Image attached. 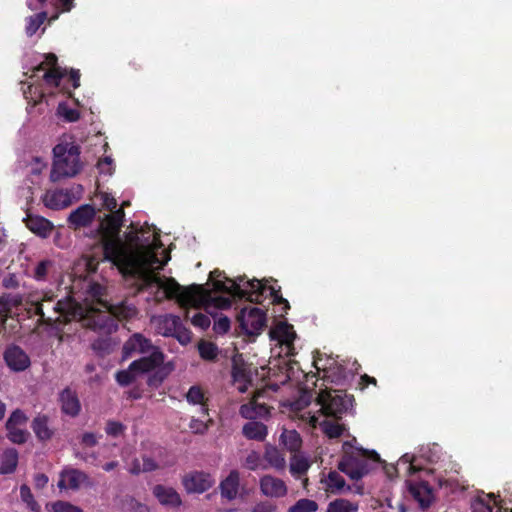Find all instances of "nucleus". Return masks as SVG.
Returning a JSON list of instances; mask_svg holds the SVG:
<instances>
[{"label": "nucleus", "instance_id": "f257e3e1", "mask_svg": "<svg viewBox=\"0 0 512 512\" xmlns=\"http://www.w3.org/2000/svg\"><path fill=\"white\" fill-rule=\"evenodd\" d=\"M124 217V210L119 208L105 215L100 223L104 258L118 266L125 277L135 279L139 283V291L151 290L159 280V275L151 269L158 258L153 251L147 259L126 247L119 237Z\"/></svg>", "mask_w": 512, "mask_h": 512}, {"label": "nucleus", "instance_id": "f03ea898", "mask_svg": "<svg viewBox=\"0 0 512 512\" xmlns=\"http://www.w3.org/2000/svg\"><path fill=\"white\" fill-rule=\"evenodd\" d=\"M75 305L72 298L59 299L51 290L34 291L25 297V311L30 318L38 317V326L56 327L67 323L74 315Z\"/></svg>", "mask_w": 512, "mask_h": 512}, {"label": "nucleus", "instance_id": "7ed1b4c3", "mask_svg": "<svg viewBox=\"0 0 512 512\" xmlns=\"http://www.w3.org/2000/svg\"><path fill=\"white\" fill-rule=\"evenodd\" d=\"M153 288H156L155 298L157 301L176 299L183 307L191 305L199 309L213 305L217 308L226 309L231 305V301L226 297H213L211 291L202 284H191L183 287L174 278H163L159 275V280Z\"/></svg>", "mask_w": 512, "mask_h": 512}, {"label": "nucleus", "instance_id": "20e7f679", "mask_svg": "<svg viewBox=\"0 0 512 512\" xmlns=\"http://www.w3.org/2000/svg\"><path fill=\"white\" fill-rule=\"evenodd\" d=\"M50 180L58 182L72 178L81 172L83 162L80 159L81 147L73 141H63L54 146Z\"/></svg>", "mask_w": 512, "mask_h": 512}, {"label": "nucleus", "instance_id": "39448f33", "mask_svg": "<svg viewBox=\"0 0 512 512\" xmlns=\"http://www.w3.org/2000/svg\"><path fill=\"white\" fill-rule=\"evenodd\" d=\"M379 454L372 450L355 448L349 441L343 444V455L338 463L339 471L346 474L351 480H360L380 463Z\"/></svg>", "mask_w": 512, "mask_h": 512}, {"label": "nucleus", "instance_id": "423d86ee", "mask_svg": "<svg viewBox=\"0 0 512 512\" xmlns=\"http://www.w3.org/2000/svg\"><path fill=\"white\" fill-rule=\"evenodd\" d=\"M246 276H239L235 280L227 279L231 285L227 286L222 280H213L214 290L217 292L229 293L239 299H246L249 302L261 301L265 287L257 279L247 280Z\"/></svg>", "mask_w": 512, "mask_h": 512}, {"label": "nucleus", "instance_id": "0eeeda50", "mask_svg": "<svg viewBox=\"0 0 512 512\" xmlns=\"http://www.w3.org/2000/svg\"><path fill=\"white\" fill-rule=\"evenodd\" d=\"M353 401V395H348L344 389L322 390L317 397L323 414L336 419L352 407Z\"/></svg>", "mask_w": 512, "mask_h": 512}, {"label": "nucleus", "instance_id": "6e6552de", "mask_svg": "<svg viewBox=\"0 0 512 512\" xmlns=\"http://www.w3.org/2000/svg\"><path fill=\"white\" fill-rule=\"evenodd\" d=\"M58 58L54 53H48L45 55V60L40 63L35 71H44L43 79L45 83L50 86L59 89L64 94L71 96V91L67 90L66 87H62L61 83L67 76V69L58 66Z\"/></svg>", "mask_w": 512, "mask_h": 512}, {"label": "nucleus", "instance_id": "1a4fd4ad", "mask_svg": "<svg viewBox=\"0 0 512 512\" xmlns=\"http://www.w3.org/2000/svg\"><path fill=\"white\" fill-rule=\"evenodd\" d=\"M237 322L244 334L259 335L266 326V313L257 307H244L237 315Z\"/></svg>", "mask_w": 512, "mask_h": 512}, {"label": "nucleus", "instance_id": "9d476101", "mask_svg": "<svg viewBox=\"0 0 512 512\" xmlns=\"http://www.w3.org/2000/svg\"><path fill=\"white\" fill-rule=\"evenodd\" d=\"M3 360L13 372H23L31 366L29 355L18 345L11 344L3 353Z\"/></svg>", "mask_w": 512, "mask_h": 512}, {"label": "nucleus", "instance_id": "9b49d317", "mask_svg": "<svg viewBox=\"0 0 512 512\" xmlns=\"http://www.w3.org/2000/svg\"><path fill=\"white\" fill-rule=\"evenodd\" d=\"M182 484L188 493H204L214 484V477L204 471H194L184 476Z\"/></svg>", "mask_w": 512, "mask_h": 512}, {"label": "nucleus", "instance_id": "f8f14e48", "mask_svg": "<svg viewBox=\"0 0 512 512\" xmlns=\"http://www.w3.org/2000/svg\"><path fill=\"white\" fill-rule=\"evenodd\" d=\"M58 403L61 413L70 418H76L80 415L82 405L78 394L70 387H65L58 394Z\"/></svg>", "mask_w": 512, "mask_h": 512}, {"label": "nucleus", "instance_id": "ddd939ff", "mask_svg": "<svg viewBox=\"0 0 512 512\" xmlns=\"http://www.w3.org/2000/svg\"><path fill=\"white\" fill-rule=\"evenodd\" d=\"M82 485H92L90 477L84 471L76 468H67L61 472L58 482L60 489L78 490Z\"/></svg>", "mask_w": 512, "mask_h": 512}, {"label": "nucleus", "instance_id": "4468645a", "mask_svg": "<svg viewBox=\"0 0 512 512\" xmlns=\"http://www.w3.org/2000/svg\"><path fill=\"white\" fill-rule=\"evenodd\" d=\"M154 346L149 338H146L141 333L132 334L124 343L122 348V355L124 359L131 358L134 354H148Z\"/></svg>", "mask_w": 512, "mask_h": 512}, {"label": "nucleus", "instance_id": "2eb2a0df", "mask_svg": "<svg viewBox=\"0 0 512 512\" xmlns=\"http://www.w3.org/2000/svg\"><path fill=\"white\" fill-rule=\"evenodd\" d=\"M148 354L131 362V369H136L138 375L152 372L164 363L165 355L160 348H155Z\"/></svg>", "mask_w": 512, "mask_h": 512}, {"label": "nucleus", "instance_id": "dca6fc26", "mask_svg": "<svg viewBox=\"0 0 512 512\" xmlns=\"http://www.w3.org/2000/svg\"><path fill=\"white\" fill-rule=\"evenodd\" d=\"M319 360L320 359L314 357L313 365L318 371H324V378L328 382L340 386H344L348 382L350 373L342 364H339L337 361L333 360L329 367L321 368L319 366Z\"/></svg>", "mask_w": 512, "mask_h": 512}, {"label": "nucleus", "instance_id": "f3484780", "mask_svg": "<svg viewBox=\"0 0 512 512\" xmlns=\"http://www.w3.org/2000/svg\"><path fill=\"white\" fill-rule=\"evenodd\" d=\"M260 491L264 496L282 498L287 495L288 488L285 482L272 475H264L259 480Z\"/></svg>", "mask_w": 512, "mask_h": 512}, {"label": "nucleus", "instance_id": "a211bd4d", "mask_svg": "<svg viewBox=\"0 0 512 512\" xmlns=\"http://www.w3.org/2000/svg\"><path fill=\"white\" fill-rule=\"evenodd\" d=\"M36 438L41 442L51 440L55 435V429L50 425V417L47 414L38 413L30 425Z\"/></svg>", "mask_w": 512, "mask_h": 512}, {"label": "nucleus", "instance_id": "6ab92c4d", "mask_svg": "<svg viewBox=\"0 0 512 512\" xmlns=\"http://www.w3.org/2000/svg\"><path fill=\"white\" fill-rule=\"evenodd\" d=\"M152 493L163 506L177 508L182 504L179 493L173 487L157 484L153 487Z\"/></svg>", "mask_w": 512, "mask_h": 512}, {"label": "nucleus", "instance_id": "aec40b11", "mask_svg": "<svg viewBox=\"0 0 512 512\" xmlns=\"http://www.w3.org/2000/svg\"><path fill=\"white\" fill-rule=\"evenodd\" d=\"M240 486V473L233 469L219 484L222 499L233 501L237 498Z\"/></svg>", "mask_w": 512, "mask_h": 512}, {"label": "nucleus", "instance_id": "412c9836", "mask_svg": "<svg viewBox=\"0 0 512 512\" xmlns=\"http://www.w3.org/2000/svg\"><path fill=\"white\" fill-rule=\"evenodd\" d=\"M44 205L53 210H60L72 204V197L68 190H48L43 196Z\"/></svg>", "mask_w": 512, "mask_h": 512}, {"label": "nucleus", "instance_id": "4be33fe9", "mask_svg": "<svg viewBox=\"0 0 512 512\" xmlns=\"http://www.w3.org/2000/svg\"><path fill=\"white\" fill-rule=\"evenodd\" d=\"M23 221L32 233L42 238H47L54 229L53 223L42 216L27 214Z\"/></svg>", "mask_w": 512, "mask_h": 512}, {"label": "nucleus", "instance_id": "5701e85b", "mask_svg": "<svg viewBox=\"0 0 512 512\" xmlns=\"http://www.w3.org/2000/svg\"><path fill=\"white\" fill-rule=\"evenodd\" d=\"M95 214L92 205L84 204L70 213L68 222L75 227H86L93 221Z\"/></svg>", "mask_w": 512, "mask_h": 512}, {"label": "nucleus", "instance_id": "b1692460", "mask_svg": "<svg viewBox=\"0 0 512 512\" xmlns=\"http://www.w3.org/2000/svg\"><path fill=\"white\" fill-rule=\"evenodd\" d=\"M239 414L249 420L267 418L270 414V408L265 403H258L257 400L253 398L249 403L240 406Z\"/></svg>", "mask_w": 512, "mask_h": 512}, {"label": "nucleus", "instance_id": "393cba45", "mask_svg": "<svg viewBox=\"0 0 512 512\" xmlns=\"http://www.w3.org/2000/svg\"><path fill=\"white\" fill-rule=\"evenodd\" d=\"M409 492L422 509L429 508L433 502L432 489L427 482H419L409 487Z\"/></svg>", "mask_w": 512, "mask_h": 512}, {"label": "nucleus", "instance_id": "a878e982", "mask_svg": "<svg viewBox=\"0 0 512 512\" xmlns=\"http://www.w3.org/2000/svg\"><path fill=\"white\" fill-rule=\"evenodd\" d=\"M86 326L94 331L111 333L117 329L114 319L106 313H96L93 317L86 319Z\"/></svg>", "mask_w": 512, "mask_h": 512}, {"label": "nucleus", "instance_id": "bb28decb", "mask_svg": "<svg viewBox=\"0 0 512 512\" xmlns=\"http://www.w3.org/2000/svg\"><path fill=\"white\" fill-rule=\"evenodd\" d=\"M19 454L15 448H7L0 454V474L13 473L18 465Z\"/></svg>", "mask_w": 512, "mask_h": 512}, {"label": "nucleus", "instance_id": "cd10ccee", "mask_svg": "<svg viewBox=\"0 0 512 512\" xmlns=\"http://www.w3.org/2000/svg\"><path fill=\"white\" fill-rule=\"evenodd\" d=\"M270 337L283 344L290 345L296 338V334L292 325L287 322H280L270 330Z\"/></svg>", "mask_w": 512, "mask_h": 512}, {"label": "nucleus", "instance_id": "c85d7f7f", "mask_svg": "<svg viewBox=\"0 0 512 512\" xmlns=\"http://www.w3.org/2000/svg\"><path fill=\"white\" fill-rule=\"evenodd\" d=\"M242 433L247 439L263 441L268 434V430L265 424L257 421H250L244 424Z\"/></svg>", "mask_w": 512, "mask_h": 512}, {"label": "nucleus", "instance_id": "c756f323", "mask_svg": "<svg viewBox=\"0 0 512 512\" xmlns=\"http://www.w3.org/2000/svg\"><path fill=\"white\" fill-rule=\"evenodd\" d=\"M264 287L265 290L263 291V294L261 296V301L256 302L257 304H262L264 299L266 298L265 293L269 290V294L272 297V303L274 305H283V311L284 313H287V311L290 309V304L287 299L283 298L281 295V287L278 286L277 288L274 286H266L262 281H259Z\"/></svg>", "mask_w": 512, "mask_h": 512}, {"label": "nucleus", "instance_id": "7c9ffc66", "mask_svg": "<svg viewBox=\"0 0 512 512\" xmlns=\"http://www.w3.org/2000/svg\"><path fill=\"white\" fill-rule=\"evenodd\" d=\"M182 322L181 318L177 315L166 314L164 315L159 322L160 329H162V334L167 337H171L175 334V331L179 329V325Z\"/></svg>", "mask_w": 512, "mask_h": 512}, {"label": "nucleus", "instance_id": "2f4dec72", "mask_svg": "<svg viewBox=\"0 0 512 512\" xmlns=\"http://www.w3.org/2000/svg\"><path fill=\"white\" fill-rule=\"evenodd\" d=\"M135 241L136 244L141 246L142 248H152L157 247L158 243L160 242V235L153 231L150 233V231H145L144 229H141L136 235H135Z\"/></svg>", "mask_w": 512, "mask_h": 512}, {"label": "nucleus", "instance_id": "473e14b6", "mask_svg": "<svg viewBox=\"0 0 512 512\" xmlns=\"http://www.w3.org/2000/svg\"><path fill=\"white\" fill-rule=\"evenodd\" d=\"M186 399L191 404H199L201 406L202 413L208 415V405L201 387L197 385L191 386L186 394Z\"/></svg>", "mask_w": 512, "mask_h": 512}, {"label": "nucleus", "instance_id": "72a5a7b5", "mask_svg": "<svg viewBox=\"0 0 512 512\" xmlns=\"http://www.w3.org/2000/svg\"><path fill=\"white\" fill-rule=\"evenodd\" d=\"M358 508V503L345 498H337L328 504L326 512H357Z\"/></svg>", "mask_w": 512, "mask_h": 512}, {"label": "nucleus", "instance_id": "f704fd0d", "mask_svg": "<svg viewBox=\"0 0 512 512\" xmlns=\"http://www.w3.org/2000/svg\"><path fill=\"white\" fill-rule=\"evenodd\" d=\"M198 352L203 360L215 361L218 357L219 349L215 343L201 340L198 343Z\"/></svg>", "mask_w": 512, "mask_h": 512}, {"label": "nucleus", "instance_id": "c9c22d12", "mask_svg": "<svg viewBox=\"0 0 512 512\" xmlns=\"http://www.w3.org/2000/svg\"><path fill=\"white\" fill-rule=\"evenodd\" d=\"M111 312L119 320H129L137 315L138 310L134 305L123 302L119 305L113 306L111 308Z\"/></svg>", "mask_w": 512, "mask_h": 512}, {"label": "nucleus", "instance_id": "e433bc0d", "mask_svg": "<svg viewBox=\"0 0 512 512\" xmlns=\"http://www.w3.org/2000/svg\"><path fill=\"white\" fill-rule=\"evenodd\" d=\"M326 486L331 493H339L346 487V482L337 471H330L327 475Z\"/></svg>", "mask_w": 512, "mask_h": 512}, {"label": "nucleus", "instance_id": "4c0bfd02", "mask_svg": "<svg viewBox=\"0 0 512 512\" xmlns=\"http://www.w3.org/2000/svg\"><path fill=\"white\" fill-rule=\"evenodd\" d=\"M7 439L14 444H24L29 438V432L25 429L16 426H10L6 428Z\"/></svg>", "mask_w": 512, "mask_h": 512}, {"label": "nucleus", "instance_id": "58836bf2", "mask_svg": "<svg viewBox=\"0 0 512 512\" xmlns=\"http://www.w3.org/2000/svg\"><path fill=\"white\" fill-rule=\"evenodd\" d=\"M281 437L283 439L284 445L289 451L295 452L300 449L302 440L300 434L297 431H285Z\"/></svg>", "mask_w": 512, "mask_h": 512}, {"label": "nucleus", "instance_id": "ea45409f", "mask_svg": "<svg viewBox=\"0 0 512 512\" xmlns=\"http://www.w3.org/2000/svg\"><path fill=\"white\" fill-rule=\"evenodd\" d=\"M48 14L46 11H41L27 19L26 33L29 36L34 35L40 26L46 21Z\"/></svg>", "mask_w": 512, "mask_h": 512}, {"label": "nucleus", "instance_id": "a19ab883", "mask_svg": "<svg viewBox=\"0 0 512 512\" xmlns=\"http://www.w3.org/2000/svg\"><path fill=\"white\" fill-rule=\"evenodd\" d=\"M310 468V463L304 457H294L290 463V472L295 477L305 475Z\"/></svg>", "mask_w": 512, "mask_h": 512}, {"label": "nucleus", "instance_id": "79ce46f5", "mask_svg": "<svg viewBox=\"0 0 512 512\" xmlns=\"http://www.w3.org/2000/svg\"><path fill=\"white\" fill-rule=\"evenodd\" d=\"M317 510L318 504L316 501L302 498L290 506L287 512H316Z\"/></svg>", "mask_w": 512, "mask_h": 512}, {"label": "nucleus", "instance_id": "37998d69", "mask_svg": "<svg viewBox=\"0 0 512 512\" xmlns=\"http://www.w3.org/2000/svg\"><path fill=\"white\" fill-rule=\"evenodd\" d=\"M35 1L39 4V8H43L44 5L48 2V0ZM27 5L31 10L38 9V7L33 6L32 2H28ZM55 6L60 12H70L75 6V0H56Z\"/></svg>", "mask_w": 512, "mask_h": 512}, {"label": "nucleus", "instance_id": "c03bdc74", "mask_svg": "<svg viewBox=\"0 0 512 512\" xmlns=\"http://www.w3.org/2000/svg\"><path fill=\"white\" fill-rule=\"evenodd\" d=\"M20 496L24 503L27 504V506L30 508L33 512H40L41 507L40 505L35 501L34 496L31 492V489L26 484L21 485L20 487Z\"/></svg>", "mask_w": 512, "mask_h": 512}, {"label": "nucleus", "instance_id": "a18cd8bd", "mask_svg": "<svg viewBox=\"0 0 512 512\" xmlns=\"http://www.w3.org/2000/svg\"><path fill=\"white\" fill-rule=\"evenodd\" d=\"M137 375L136 369H131L130 364L128 369L118 371L115 378L120 386L126 387L135 381Z\"/></svg>", "mask_w": 512, "mask_h": 512}, {"label": "nucleus", "instance_id": "49530a36", "mask_svg": "<svg viewBox=\"0 0 512 512\" xmlns=\"http://www.w3.org/2000/svg\"><path fill=\"white\" fill-rule=\"evenodd\" d=\"M264 457L271 466L277 469H281L285 465V459L283 455L276 448L266 449Z\"/></svg>", "mask_w": 512, "mask_h": 512}, {"label": "nucleus", "instance_id": "de8ad7c7", "mask_svg": "<svg viewBox=\"0 0 512 512\" xmlns=\"http://www.w3.org/2000/svg\"><path fill=\"white\" fill-rule=\"evenodd\" d=\"M322 430L329 438H338L343 434L344 427L332 421H323Z\"/></svg>", "mask_w": 512, "mask_h": 512}, {"label": "nucleus", "instance_id": "09e8293b", "mask_svg": "<svg viewBox=\"0 0 512 512\" xmlns=\"http://www.w3.org/2000/svg\"><path fill=\"white\" fill-rule=\"evenodd\" d=\"M57 114L67 122H76L80 118L78 110L68 107L65 103H60L57 108Z\"/></svg>", "mask_w": 512, "mask_h": 512}, {"label": "nucleus", "instance_id": "8fccbe9b", "mask_svg": "<svg viewBox=\"0 0 512 512\" xmlns=\"http://www.w3.org/2000/svg\"><path fill=\"white\" fill-rule=\"evenodd\" d=\"M28 418L25 413L21 409L14 410L8 420L6 421L5 428H9L10 426H24L27 422Z\"/></svg>", "mask_w": 512, "mask_h": 512}, {"label": "nucleus", "instance_id": "3c124183", "mask_svg": "<svg viewBox=\"0 0 512 512\" xmlns=\"http://www.w3.org/2000/svg\"><path fill=\"white\" fill-rule=\"evenodd\" d=\"M91 347L101 356L107 355L112 351V344L109 338H98L93 341Z\"/></svg>", "mask_w": 512, "mask_h": 512}, {"label": "nucleus", "instance_id": "603ef678", "mask_svg": "<svg viewBox=\"0 0 512 512\" xmlns=\"http://www.w3.org/2000/svg\"><path fill=\"white\" fill-rule=\"evenodd\" d=\"M231 374L235 383H251L250 373L242 366L234 365Z\"/></svg>", "mask_w": 512, "mask_h": 512}, {"label": "nucleus", "instance_id": "864d4df0", "mask_svg": "<svg viewBox=\"0 0 512 512\" xmlns=\"http://www.w3.org/2000/svg\"><path fill=\"white\" fill-rule=\"evenodd\" d=\"M152 372L153 373L151 375H149V377H148L147 384L150 387L157 388L158 386H160L163 383L164 379L168 375V372H166L164 370V368H162V367H159Z\"/></svg>", "mask_w": 512, "mask_h": 512}, {"label": "nucleus", "instance_id": "5fc2aeb1", "mask_svg": "<svg viewBox=\"0 0 512 512\" xmlns=\"http://www.w3.org/2000/svg\"><path fill=\"white\" fill-rule=\"evenodd\" d=\"M53 512H83V510L67 501L58 500L51 504Z\"/></svg>", "mask_w": 512, "mask_h": 512}, {"label": "nucleus", "instance_id": "6e6d98bb", "mask_svg": "<svg viewBox=\"0 0 512 512\" xmlns=\"http://www.w3.org/2000/svg\"><path fill=\"white\" fill-rule=\"evenodd\" d=\"M126 430L125 425L119 421L108 420L105 427V432L108 436L118 437Z\"/></svg>", "mask_w": 512, "mask_h": 512}, {"label": "nucleus", "instance_id": "4d7b16f0", "mask_svg": "<svg viewBox=\"0 0 512 512\" xmlns=\"http://www.w3.org/2000/svg\"><path fill=\"white\" fill-rule=\"evenodd\" d=\"M171 337L176 338L179 341V343H181L182 345H186L191 342L192 333L181 322L179 325V329H177L175 331V334H173Z\"/></svg>", "mask_w": 512, "mask_h": 512}, {"label": "nucleus", "instance_id": "13d9d810", "mask_svg": "<svg viewBox=\"0 0 512 512\" xmlns=\"http://www.w3.org/2000/svg\"><path fill=\"white\" fill-rule=\"evenodd\" d=\"M52 262L50 260L40 261L34 270V278L36 280H44L47 276L48 269L51 267Z\"/></svg>", "mask_w": 512, "mask_h": 512}, {"label": "nucleus", "instance_id": "bf43d9fd", "mask_svg": "<svg viewBox=\"0 0 512 512\" xmlns=\"http://www.w3.org/2000/svg\"><path fill=\"white\" fill-rule=\"evenodd\" d=\"M191 323L195 326V327H199L203 330L207 329L210 324H211V321H210V318L199 312V313H196L192 318H191Z\"/></svg>", "mask_w": 512, "mask_h": 512}, {"label": "nucleus", "instance_id": "052dcab7", "mask_svg": "<svg viewBox=\"0 0 512 512\" xmlns=\"http://www.w3.org/2000/svg\"><path fill=\"white\" fill-rule=\"evenodd\" d=\"M277 505L269 500L260 501L256 503L251 512H276Z\"/></svg>", "mask_w": 512, "mask_h": 512}, {"label": "nucleus", "instance_id": "680f3d73", "mask_svg": "<svg viewBox=\"0 0 512 512\" xmlns=\"http://www.w3.org/2000/svg\"><path fill=\"white\" fill-rule=\"evenodd\" d=\"M472 512H493V508L489 502L483 498H477L472 502Z\"/></svg>", "mask_w": 512, "mask_h": 512}, {"label": "nucleus", "instance_id": "e2e57ef3", "mask_svg": "<svg viewBox=\"0 0 512 512\" xmlns=\"http://www.w3.org/2000/svg\"><path fill=\"white\" fill-rule=\"evenodd\" d=\"M80 443L85 447H94L98 444V437L93 432H85L81 436Z\"/></svg>", "mask_w": 512, "mask_h": 512}, {"label": "nucleus", "instance_id": "0e129e2a", "mask_svg": "<svg viewBox=\"0 0 512 512\" xmlns=\"http://www.w3.org/2000/svg\"><path fill=\"white\" fill-rule=\"evenodd\" d=\"M101 198L103 207L111 213L114 212L117 207L116 199L109 193H103Z\"/></svg>", "mask_w": 512, "mask_h": 512}, {"label": "nucleus", "instance_id": "69168bd1", "mask_svg": "<svg viewBox=\"0 0 512 512\" xmlns=\"http://www.w3.org/2000/svg\"><path fill=\"white\" fill-rule=\"evenodd\" d=\"M214 329L220 334L227 333L230 329V320L226 316L220 317L218 321L215 322Z\"/></svg>", "mask_w": 512, "mask_h": 512}, {"label": "nucleus", "instance_id": "338daca9", "mask_svg": "<svg viewBox=\"0 0 512 512\" xmlns=\"http://www.w3.org/2000/svg\"><path fill=\"white\" fill-rule=\"evenodd\" d=\"M143 463H142V470L143 472H152L159 468L158 463L149 456H143L142 457Z\"/></svg>", "mask_w": 512, "mask_h": 512}, {"label": "nucleus", "instance_id": "774afa93", "mask_svg": "<svg viewBox=\"0 0 512 512\" xmlns=\"http://www.w3.org/2000/svg\"><path fill=\"white\" fill-rule=\"evenodd\" d=\"M190 428L194 433L204 434L208 430V425L202 420L192 419Z\"/></svg>", "mask_w": 512, "mask_h": 512}]
</instances>
